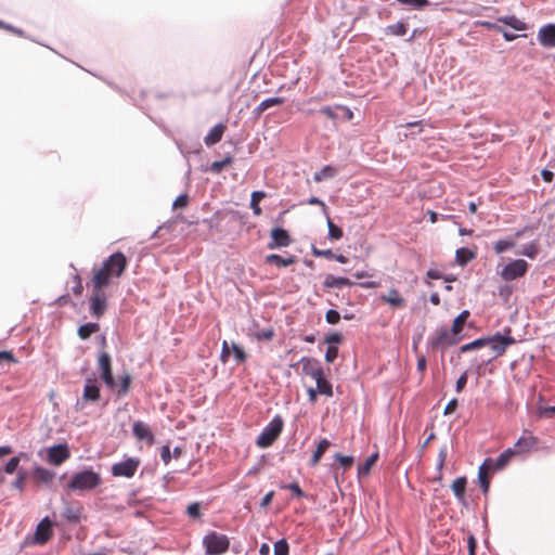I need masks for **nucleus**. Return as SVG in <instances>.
<instances>
[{
    "label": "nucleus",
    "mask_w": 555,
    "mask_h": 555,
    "mask_svg": "<svg viewBox=\"0 0 555 555\" xmlns=\"http://www.w3.org/2000/svg\"><path fill=\"white\" fill-rule=\"evenodd\" d=\"M128 264L127 257L121 251L112 254L100 268L93 269L91 286L108 287L114 279H119Z\"/></svg>",
    "instance_id": "obj_1"
},
{
    "label": "nucleus",
    "mask_w": 555,
    "mask_h": 555,
    "mask_svg": "<svg viewBox=\"0 0 555 555\" xmlns=\"http://www.w3.org/2000/svg\"><path fill=\"white\" fill-rule=\"evenodd\" d=\"M511 330H507V335L495 334L490 337L478 338L472 343L462 345L460 347V352L465 353L472 350L480 349L486 346H490L493 356L490 357L487 361H482L483 363H489L493 359L501 357L506 351V348L513 344H515V338L509 335Z\"/></svg>",
    "instance_id": "obj_2"
},
{
    "label": "nucleus",
    "mask_w": 555,
    "mask_h": 555,
    "mask_svg": "<svg viewBox=\"0 0 555 555\" xmlns=\"http://www.w3.org/2000/svg\"><path fill=\"white\" fill-rule=\"evenodd\" d=\"M102 482L101 475L92 469L74 474L67 483V489L74 492H87L98 488Z\"/></svg>",
    "instance_id": "obj_3"
},
{
    "label": "nucleus",
    "mask_w": 555,
    "mask_h": 555,
    "mask_svg": "<svg viewBox=\"0 0 555 555\" xmlns=\"http://www.w3.org/2000/svg\"><path fill=\"white\" fill-rule=\"evenodd\" d=\"M203 545L207 555H220L229 550L230 541L225 534L210 531L203 538Z\"/></svg>",
    "instance_id": "obj_4"
},
{
    "label": "nucleus",
    "mask_w": 555,
    "mask_h": 555,
    "mask_svg": "<svg viewBox=\"0 0 555 555\" xmlns=\"http://www.w3.org/2000/svg\"><path fill=\"white\" fill-rule=\"evenodd\" d=\"M283 424V420L280 416H275L258 436L257 446L260 448L272 446L282 433Z\"/></svg>",
    "instance_id": "obj_5"
},
{
    "label": "nucleus",
    "mask_w": 555,
    "mask_h": 555,
    "mask_svg": "<svg viewBox=\"0 0 555 555\" xmlns=\"http://www.w3.org/2000/svg\"><path fill=\"white\" fill-rule=\"evenodd\" d=\"M105 287L92 286V293L89 298L90 312L95 319H100L105 313L107 308V295L104 292Z\"/></svg>",
    "instance_id": "obj_6"
},
{
    "label": "nucleus",
    "mask_w": 555,
    "mask_h": 555,
    "mask_svg": "<svg viewBox=\"0 0 555 555\" xmlns=\"http://www.w3.org/2000/svg\"><path fill=\"white\" fill-rule=\"evenodd\" d=\"M141 464L138 457H128L122 462L112 465L111 473L114 477L132 478Z\"/></svg>",
    "instance_id": "obj_7"
},
{
    "label": "nucleus",
    "mask_w": 555,
    "mask_h": 555,
    "mask_svg": "<svg viewBox=\"0 0 555 555\" xmlns=\"http://www.w3.org/2000/svg\"><path fill=\"white\" fill-rule=\"evenodd\" d=\"M529 264L524 259H516L508 262L501 271L502 280L509 282L524 276L528 271Z\"/></svg>",
    "instance_id": "obj_8"
},
{
    "label": "nucleus",
    "mask_w": 555,
    "mask_h": 555,
    "mask_svg": "<svg viewBox=\"0 0 555 555\" xmlns=\"http://www.w3.org/2000/svg\"><path fill=\"white\" fill-rule=\"evenodd\" d=\"M98 369L101 373V378L107 388L114 390L117 387V383L114 379L112 371V360L107 352H101L98 359Z\"/></svg>",
    "instance_id": "obj_9"
},
{
    "label": "nucleus",
    "mask_w": 555,
    "mask_h": 555,
    "mask_svg": "<svg viewBox=\"0 0 555 555\" xmlns=\"http://www.w3.org/2000/svg\"><path fill=\"white\" fill-rule=\"evenodd\" d=\"M378 300L383 305H387L393 310L404 309L406 307V299L402 293L397 288H389L386 294H382Z\"/></svg>",
    "instance_id": "obj_10"
},
{
    "label": "nucleus",
    "mask_w": 555,
    "mask_h": 555,
    "mask_svg": "<svg viewBox=\"0 0 555 555\" xmlns=\"http://www.w3.org/2000/svg\"><path fill=\"white\" fill-rule=\"evenodd\" d=\"M70 457V451L66 443L50 447L47 450V461L55 466L63 464Z\"/></svg>",
    "instance_id": "obj_11"
},
{
    "label": "nucleus",
    "mask_w": 555,
    "mask_h": 555,
    "mask_svg": "<svg viewBox=\"0 0 555 555\" xmlns=\"http://www.w3.org/2000/svg\"><path fill=\"white\" fill-rule=\"evenodd\" d=\"M271 240L268 243V248L275 249L280 247H287L292 244V238L288 232L282 228H274L271 230Z\"/></svg>",
    "instance_id": "obj_12"
},
{
    "label": "nucleus",
    "mask_w": 555,
    "mask_h": 555,
    "mask_svg": "<svg viewBox=\"0 0 555 555\" xmlns=\"http://www.w3.org/2000/svg\"><path fill=\"white\" fill-rule=\"evenodd\" d=\"M459 340L460 339L457 338V335H454L452 330L449 331L446 327H441L436 332L435 337L431 340V345L435 348L443 346H453L457 344Z\"/></svg>",
    "instance_id": "obj_13"
},
{
    "label": "nucleus",
    "mask_w": 555,
    "mask_h": 555,
    "mask_svg": "<svg viewBox=\"0 0 555 555\" xmlns=\"http://www.w3.org/2000/svg\"><path fill=\"white\" fill-rule=\"evenodd\" d=\"M52 522L48 517H46L38 524L36 528L35 542L38 544H44L52 538Z\"/></svg>",
    "instance_id": "obj_14"
},
{
    "label": "nucleus",
    "mask_w": 555,
    "mask_h": 555,
    "mask_svg": "<svg viewBox=\"0 0 555 555\" xmlns=\"http://www.w3.org/2000/svg\"><path fill=\"white\" fill-rule=\"evenodd\" d=\"M493 468V460L486 459L478 469V480L483 493H487L490 487V472Z\"/></svg>",
    "instance_id": "obj_15"
},
{
    "label": "nucleus",
    "mask_w": 555,
    "mask_h": 555,
    "mask_svg": "<svg viewBox=\"0 0 555 555\" xmlns=\"http://www.w3.org/2000/svg\"><path fill=\"white\" fill-rule=\"evenodd\" d=\"M538 40L545 48L555 47V24H547L538 31Z\"/></svg>",
    "instance_id": "obj_16"
},
{
    "label": "nucleus",
    "mask_w": 555,
    "mask_h": 555,
    "mask_svg": "<svg viewBox=\"0 0 555 555\" xmlns=\"http://www.w3.org/2000/svg\"><path fill=\"white\" fill-rule=\"evenodd\" d=\"M132 433L137 439L144 440L149 444L154 443V435L145 423L141 421L134 422L132 425Z\"/></svg>",
    "instance_id": "obj_17"
},
{
    "label": "nucleus",
    "mask_w": 555,
    "mask_h": 555,
    "mask_svg": "<svg viewBox=\"0 0 555 555\" xmlns=\"http://www.w3.org/2000/svg\"><path fill=\"white\" fill-rule=\"evenodd\" d=\"M538 443V439L531 434L525 433L514 444L513 451L516 454L529 452Z\"/></svg>",
    "instance_id": "obj_18"
},
{
    "label": "nucleus",
    "mask_w": 555,
    "mask_h": 555,
    "mask_svg": "<svg viewBox=\"0 0 555 555\" xmlns=\"http://www.w3.org/2000/svg\"><path fill=\"white\" fill-rule=\"evenodd\" d=\"M101 397L100 387L93 378H88L83 387L82 400L86 402H96Z\"/></svg>",
    "instance_id": "obj_19"
},
{
    "label": "nucleus",
    "mask_w": 555,
    "mask_h": 555,
    "mask_svg": "<svg viewBox=\"0 0 555 555\" xmlns=\"http://www.w3.org/2000/svg\"><path fill=\"white\" fill-rule=\"evenodd\" d=\"M297 364L301 365V373L306 376L315 375L318 369L321 367V364L317 359L309 357H302Z\"/></svg>",
    "instance_id": "obj_20"
},
{
    "label": "nucleus",
    "mask_w": 555,
    "mask_h": 555,
    "mask_svg": "<svg viewBox=\"0 0 555 555\" xmlns=\"http://www.w3.org/2000/svg\"><path fill=\"white\" fill-rule=\"evenodd\" d=\"M353 282L345 276H335L333 274H327L323 281V287L325 289L334 288V287H343V286H352Z\"/></svg>",
    "instance_id": "obj_21"
},
{
    "label": "nucleus",
    "mask_w": 555,
    "mask_h": 555,
    "mask_svg": "<svg viewBox=\"0 0 555 555\" xmlns=\"http://www.w3.org/2000/svg\"><path fill=\"white\" fill-rule=\"evenodd\" d=\"M227 127L223 124L216 125L208 134L204 138V142L207 146H211L221 141Z\"/></svg>",
    "instance_id": "obj_22"
},
{
    "label": "nucleus",
    "mask_w": 555,
    "mask_h": 555,
    "mask_svg": "<svg viewBox=\"0 0 555 555\" xmlns=\"http://www.w3.org/2000/svg\"><path fill=\"white\" fill-rule=\"evenodd\" d=\"M330 446H331V442L326 438H323L319 441L317 449L313 452L311 460H310L311 466L314 467L319 464L321 457L326 452V450L330 448Z\"/></svg>",
    "instance_id": "obj_23"
},
{
    "label": "nucleus",
    "mask_w": 555,
    "mask_h": 555,
    "mask_svg": "<svg viewBox=\"0 0 555 555\" xmlns=\"http://www.w3.org/2000/svg\"><path fill=\"white\" fill-rule=\"evenodd\" d=\"M54 477L55 474L47 468L38 466L34 469V479L37 482L50 483L54 479Z\"/></svg>",
    "instance_id": "obj_24"
},
{
    "label": "nucleus",
    "mask_w": 555,
    "mask_h": 555,
    "mask_svg": "<svg viewBox=\"0 0 555 555\" xmlns=\"http://www.w3.org/2000/svg\"><path fill=\"white\" fill-rule=\"evenodd\" d=\"M266 262L278 267H288L296 262V258L294 256L283 258L280 255L271 254L266 257Z\"/></svg>",
    "instance_id": "obj_25"
},
{
    "label": "nucleus",
    "mask_w": 555,
    "mask_h": 555,
    "mask_svg": "<svg viewBox=\"0 0 555 555\" xmlns=\"http://www.w3.org/2000/svg\"><path fill=\"white\" fill-rule=\"evenodd\" d=\"M82 506L78 504L77 506H66L63 512V516L66 520L70 522H79L82 512Z\"/></svg>",
    "instance_id": "obj_26"
},
{
    "label": "nucleus",
    "mask_w": 555,
    "mask_h": 555,
    "mask_svg": "<svg viewBox=\"0 0 555 555\" xmlns=\"http://www.w3.org/2000/svg\"><path fill=\"white\" fill-rule=\"evenodd\" d=\"M498 22L503 23L515 30L521 31L527 29V24L521 20L517 18L515 15L499 17Z\"/></svg>",
    "instance_id": "obj_27"
},
{
    "label": "nucleus",
    "mask_w": 555,
    "mask_h": 555,
    "mask_svg": "<svg viewBox=\"0 0 555 555\" xmlns=\"http://www.w3.org/2000/svg\"><path fill=\"white\" fill-rule=\"evenodd\" d=\"M267 197V194L263 191H255L250 196V208L255 216H260L262 214L261 207L259 206L260 202Z\"/></svg>",
    "instance_id": "obj_28"
},
{
    "label": "nucleus",
    "mask_w": 555,
    "mask_h": 555,
    "mask_svg": "<svg viewBox=\"0 0 555 555\" xmlns=\"http://www.w3.org/2000/svg\"><path fill=\"white\" fill-rule=\"evenodd\" d=\"M466 483H467V480L465 477H459L451 485V489H452L453 493L460 501L464 500Z\"/></svg>",
    "instance_id": "obj_29"
},
{
    "label": "nucleus",
    "mask_w": 555,
    "mask_h": 555,
    "mask_svg": "<svg viewBox=\"0 0 555 555\" xmlns=\"http://www.w3.org/2000/svg\"><path fill=\"white\" fill-rule=\"evenodd\" d=\"M283 103H284V99L283 98H278L276 96V98L266 99L255 108V114L257 116H260L269 107L275 106V105H282Z\"/></svg>",
    "instance_id": "obj_30"
},
{
    "label": "nucleus",
    "mask_w": 555,
    "mask_h": 555,
    "mask_svg": "<svg viewBox=\"0 0 555 555\" xmlns=\"http://www.w3.org/2000/svg\"><path fill=\"white\" fill-rule=\"evenodd\" d=\"M476 257V253L472 251L468 248L461 247L455 251L456 262L461 266H465L467 262L473 260Z\"/></svg>",
    "instance_id": "obj_31"
},
{
    "label": "nucleus",
    "mask_w": 555,
    "mask_h": 555,
    "mask_svg": "<svg viewBox=\"0 0 555 555\" xmlns=\"http://www.w3.org/2000/svg\"><path fill=\"white\" fill-rule=\"evenodd\" d=\"M100 331V325L98 323H86L78 328V336L81 339H88L91 335L98 333Z\"/></svg>",
    "instance_id": "obj_32"
},
{
    "label": "nucleus",
    "mask_w": 555,
    "mask_h": 555,
    "mask_svg": "<svg viewBox=\"0 0 555 555\" xmlns=\"http://www.w3.org/2000/svg\"><path fill=\"white\" fill-rule=\"evenodd\" d=\"M516 454L515 451H513V448H509L505 450L503 453H501L495 461H493V468L494 469H502L506 466V464L511 461V459Z\"/></svg>",
    "instance_id": "obj_33"
},
{
    "label": "nucleus",
    "mask_w": 555,
    "mask_h": 555,
    "mask_svg": "<svg viewBox=\"0 0 555 555\" xmlns=\"http://www.w3.org/2000/svg\"><path fill=\"white\" fill-rule=\"evenodd\" d=\"M468 317H469V311L464 310L454 319L452 328H451L454 335H459L463 331L464 324L467 321Z\"/></svg>",
    "instance_id": "obj_34"
},
{
    "label": "nucleus",
    "mask_w": 555,
    "mask_h": 555,
    "mask_svg": "<svg viewBox=\"0 0 555 555\" xmlns=\"http://www.w3.org/2000/svg\"><path fill=\"white\" fill-rule=\"evenodd\" d=\"M406 33H408V25L403 22H398L396 24L388 25L385 28L386 35L404 36Z\"/></svg>",
    "instance_id": "obj_35"
},
{
    "label": "nucleus",
    "mask_w": 555,
    "mask_h": 555,
    "mask_svg": "<svg viewBox=\"0 0 555 555\" xmlns=\"http://www.w3.org/2000/svg\"><path fill=\"white\" fill-rule=\"evenodd\" d=\"M336 173H337V170L334 167L327 165V166H324L320 171H318L313 175V180L315 182H321L325 179L333 178Z\"/></svg>",
    "instance_id": "obj_36"
},
{
    "label": "nucleus",
    "mask_w": 555,
    "mask_h": 555,
    "mask_svg": "<svg viewBox=\"0 0 555 555\" xmlns=\"http://www.w3.org/2000/svg\"><path fill=\"white\" fill-rule=\"evenodd\" d=\"M378 460V453H373L371 454L366 460L365 462L363 463V465L359 466L358 468V474L360 476L362 475H367L370 472H371V468L373 465H375V463L377 462Z\"/></svg>",
    "instance_id": "obj_37"
},
{
    "label": "nucleus",
    "mask_w": 555,
    "mask_h": 555,
    "mask_svg": "<svg viewBox=\"0 0 555 555\" xmlns=\"http://www.w3.org/2000/svg\"><path fill=\"white\" fill-rule=\"evenodd\" d=\"M326 219H327V228H328V237L333 241L340 240L344 235L343 230L332 221V219L328 217V215L326 216Z\"/></svg>",
    "instance_id": "obj_38"
},
{
    "label": "nucleus",
    "mask_w": 555,
    "mask_h": 555,
    "mask_svg": "<svg viewBox=\"0 0 555 555\" xmlns=\"http://www.w3.org/2000/svg\"><path fill=\"white\" fill-rule=\"evenodd\" d=\"M131 385V376L129 374H124L120 377L119 388L117 389L118 396H125L129 392Z\"/></svg>",
    "instance_id": "obj_39"
},
{
    "label": "nucleus",
    "mask_w": 555,
    "mask_h": 555,
    "mask_svg": "<svg viewBox=\"0 0 555 555\" xmlns=\"http://www.w3.org/2000/svg\"><path fill=\"white\" fill-rule=\"evenodd\" d=\"M335 460L339 463L344 470L350 469L354 463L353 456L343 455L340 453L335 454Z\"/></svg>",
    "instance_id": "obj_40"
},
{
    "label": "nucleus",
    "mask_w": 555,
    "mask_h": 555,
    "mask_svg": "<svg viewBox=\"0 0 555 555\" xmlns=\"http://www.w3.org/2000/svg\"><path fill=\"white\" fill-rule=\"evenodd\" d=\"M317 390L321 395H325L327 397H332L333 396L332 384L326 378H324L322 380H319V383L317 384Z\"/></svg>",
    "instance_id": "obj_41"
},
{
    "label": "nucleus",
    "mask_w": 555,
    "mask_h": 555,
    "mask_svg": "<svg viewBox=\"0 0 555 555\" xmlns=\"http://www.w3.org/2000/svg\"><path fill=\"white\" fill-rule=\"evenodd\" d=\"M400 4L422 10L429 5V0H397Z\"/></svg>",
    "instance_id": "obj_42"
},
{
    "label": "nucleus",
    "mask_w": 555,
    "mask_h": 555,
    "mask_svg": "<svg viewBox=\"0 0 555 555\" xmlns=\"http://www.w3.org/2000/svg\"><path fill=\"white\" fill-rule=\"evenodd\" d=\"M233 158L231 156H227L224 159L222 160H216L211 164L210 166V169L212 172L215 173H219L223 170V168H225L227 166H229L231 163H232Z\"/></svg>",
    "instance_id": "obj_43"
},
{
    "label": "nucleus",
    "mask_w": 555,
    "mask_h": 555,
    "mask_svg": "<svg viewBox=\"0 0 555 555\" xmlns=\"http://www.w3.org/2000/svg\"><path fill=\"white\" fill-rule=\"evenodd\" d=\"M401 127L413 129L410 133H404V137L408 138L409 135H414V134L421 133L423 131L424 121L418 120V121L408 122L405 125H402Z\"/></svg>",
    "instance_id": "obj_44"
},
{
    "label": "nucleus",
    "mask_w": 555,
    "mask_h": 555,
    "mask_svg": "<svg viewBox=\"0 0 555 555\" xmlns=\"http://www.w3.org/2000/svg\"><path fill=\"white\" fill-rule=\"evenodd\" d=\"M515 246V242L512 240H500L494 245V251L496 254H502L505 250Z\"/></svg>",
    "instance_id": "obj_45"
},
{
    "label": "nucleus",
    "mask_w": 555,
    "mask_h": 555,
    "mask_svg": "<svg viewBox=\"0 0 555 555\" xmlns=\"http://www.w3.org/2000/svg\"><path fill=\"white\" fill-rule=\"evenodd\" d=\"M255 338L258 340H266L269 341L274 337V330L273 327H268L264 330L257 331L254 334Z\"/></svg>",
    "instance_id": "obj_46"
},
{
    "label": "nucleus",
    "mask_w": 555,
    "mask_h": 555,
    "mask_svg": "<svg viewBox=\"0 0 555 555\" xmlns=\"http://www.w3.org/2000/svg\"><path fill=\"white\" fill-rule=\"evenodd\" d=\"M289 546L285 539L274 543V555H288Z\"/></svg>",
    "instance_id": "obj_47"
},
{
    "label": "nucleus",
    "mask_w": 555,
    "mask_h": 555,
    "mask_svg": "<svg viewBox=\"0 0 555 555\" xmlns=\"http://www.w3.org/2000/svg\"><path fill=\"white\" fill-rule=\"evenodd\" d=\"M521 254L524 256H527L531 259L535 258V256L538 255V246L535 243H530V244H527L524 246L522 250H521Z\"/></svg>",
    "instance_id": "obj_48"
},
{
    "label": "nucleus",
    "mask_w": 555,
    "mask_h": 555,
    "mask_svg": "<svg viewBox=\"0 0 555 555\" xmlns=\"http://www.w3.org/2000/svg\"><path fill=\"white\" fill-rule=\"evenodd\" d=\"M186 513L191 518L197 519L201 517V505L198 502L190 504L186 508Z\"/></svg>",
    "instance_id": "obj_49"
},
{
    "label": "nucleus",
    "mask_w": 555,
    "mask_h": 555,
    "mask_svg": "<svg viewBox=\"0 0 555 555\" xmlns=\"http://www.w3.org/2000/svg\"><path fill=\"white\" fill-rule=\"evenodd\" d=\"M231 349L234 353V358L238 363H242L246 360L245 351L235 343L232 344Z\"/></svg>",
    "instance_id": "obj_50"
},
{
    "label": "nucleus",
    "mask_w": 555,
    "mask_h": 555,
    "mask_svg": "<svg viewBox=\"0 0 555 555\" xmlns=\"http://www.w3.org/2000/svg\"><path fill=\"white\" fill-rule=\"evenodd\" d=\"M20 461H21L20 456L11 457L4 466V472L7 474H13L17 469Z\"/></svg>",
    "instance_id": "obj_51"
},
{
    "label": "nucleus",
    "mask_w": 555,
    "mask_h": 555,
    "mask_svg": "<svg viewBox=\"0 0 555 555\" xmlns=\"http://www.w3.org/2000/svg\"><path fill=\"white\" fill-rule=\"evenodd\" d=\"M448 456V447L442 446L438 453V462H437V468L441 473L442 467L444 466L446 460Z\"/></svg>",
    "instance_id": "obj_52"
},
{
    "label": "nucleus",
    "mask_w": 555,
    "mask_h": 555,
    "mask_svg": "<svg viewBox=\"0 0 555 555\" xmlns=\"http://www.w3.org/2000/svg\"><path fill=\"white\" fill-rule=\"evenodd\" d=\"M325 320L328 324H337L340 321V314L334 309H330L325 313Z\"/></svg>",
    "instance_id": "obj_53"
},
{
    "label": "nucleus",
    "mask_w": 555,
    "mask_h": 555,
    "mask_svg": "<svg viewBox=\"0 0 555 555\" xmlns=\"http://www.w3.org/2000/svg\"><path fill=\"white\" fill-rule=\"evenodd\" d=\"M311 253L314 257H323L326 259L334 258V253L331 249H318L317 247H312Z\"/></svg>",
    "instance_id": "obj_54"
},
{
    "label": "nucleus",
    "mask_w": 555,
    "mask_h": 555,
    "mask_svg": "<svg viewBox=\"0 0 555 555\" xmlns=\"http://www.w3.org/2000/svg\"><path fill=\"white\" fill-rule=\"evenodd\" d=\"M338 357V348L335 346H330L325 352V361L327 363H333Z\"/></svg>",
    "instance_id": "obj_55"
},
{
    "label": "nucleus",
    "mask_w": 555,
    "mask_h": 555,
    "mask_svg": "<svg viewBox=\"0 0 555 555\" xmlns=\"http://www.w3.org/2000/svg\"><path fill=\"white\" fill-rule=\"evenodd\" d=\"M476 548H477V540L474 537V534L470 533L467 537L468 555H476Z\"/></svg>",
    "instance_id": "obj_56"
},
{
    "label": "nucleus",
    "mask_w": 555,
    "mask_h": 555,
    "mask_svg": "<svg viewBox=\"0 0 555 555\" xmlns=\"http://www.w3.org/2000/svg\"><path fill=\"white\" fill-rule=\"evenodd\" d=\"M188 203H189V196H188L186 194H182V195H179V196L175 199V202H173V204H172V207H173L175 209L183 208V207H185V206L188 205Z\"/></svg>",
    "instance_id": "obj_57"
},
{
    "label": "nucleus",
    "mask_w": 555,
    "mask_h": 555,
    "mask_svg": "<svg viewBox=\"0 0 555 555\" xmlns=\"http://www.w3.org/2000/svg\"><path fill=\"white\" fill-rule=\"evenodd\" d=\"M467 378H468V376H467V372H464V373H463V374L457 378L456 384H455V390H456L457 392H461V391L465 388V386H466V384H467Z\"/></svg>",
    "instance_id": "obj_58"
},
{
    "label": "nucleus",
    "mask_w": 555,
    "mask_h": 555,
    "mask_svg": "<svg viewBox=\"0 0 555 555\" xmlns=\"http://www.w3.org/2000/svg\"><path fill=\"white\" fill-rule=\"evenodd\" d=\"M25 480H26V474L20 472L18 475H17V478L13 482V487L15 489H18L20 491H23L24 490Z\"/></svg>",
    "instance_id": "obj_59"
},
{
    "label": "nucleus",
    "mask_w": 555,
    "mask_h": 555,
    "mask_svg": "<svg viewBox=\"0 0 555 555\" xmlns=\"http://www.w3.org/2000/svg\"><path fill=\"white\" fill-rule=\"evenodd\" d=\"M457 409V400L456 399H452L450 400L446 408H444V411H443V414L444 415H449V414H452L455 412V410Z\"/></svg>",
    "instance_id": "obj_60"
},
{
    "label": "nucleus",
    "mask_w": 555,
    "mask_h": 555,
    "mask_svg": "<svg viewBox=\"0 0 555 555\" xmlns=\"http://www.w3.org/2000/svg\"><path fill=\"white\" fill-rule=\"evenodd\" d=\"M160 457L163 460V462L167 465L169 464L170 460H171V453H170V448L169 446H164L162 448V451H160Z\"/></svg>",
    "instance_id": "obj_61"
},
{
    "label": "nucleus",
    "mask_w": 555,
    "mask_h": 555,
    "mask_svg": "<svg viewBox=\"0 0 555 555\" xmlns=\"http://www.w3.org/2000/svg\"><path fill=\"white\" fill-rule=\"evenodd\" d=\"M283 488H286V489H289L294 495L298 496V498H301L304 496V491L301 490V488L299 487L298 483L294 482V483H291L288 486H284Z\"/></svg>",
    "instance_id": "obj_62"
},
{
    "label": "nucleus",
    "mask_w": 555,
    "mask_h": 555,
    "mask_svg": "<svg viewBox=\"0 0 555 555\" xmlns=\"http://www.w3.org/2000/svg\"><path fill=\"white\" fill-rule=\"evenodd\" d=\"M539 414L545 417H553L555 415V405L539 408Z\"/></svg>",
    "instance_id": "obj_63"
},
{
    "label": "nucleus",
    "mask_w": 555,
    "mask_h": 555,
    "mask_svg": "<svg viewBox=\"0 0 555 555\" xmlns=\"http://www.w3.org/2000/svg\"><path fill=\"white\" fill-rule=\"evenodd\" d=\"M343 340V336L339 333H332L326 336L325 343L327 344H339Z\"/></svg>",
    "instance_id": "obj_64"
}]
</instances>
